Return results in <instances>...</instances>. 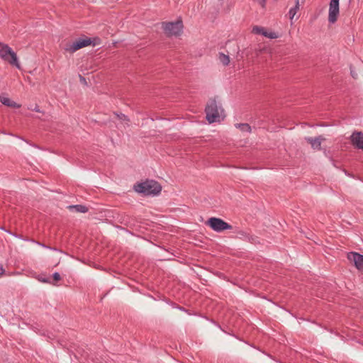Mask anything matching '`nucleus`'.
Returning <instances> with one entry per match:
<instances>
[{"label":"nucleus","mask_w":363,"mask_h":363,"mask_svg":"<svg viewBox=\"0 0 363 363\" xmlns=\"http://www.w3.org/2000/svg\"><path fill=\"white\" fill-rule=\"evenodd\" d=\"M0 101L4 105L8 107L20 108L21 106V105L18 104L15 101H11L9 98L4 96H0Z\"/></svg>","instance_id":"9b49d317"},{"label":"nucleus","mask_w":363,"mask_h":363,"mask_svg":"<svg viewBox=\"0 0 363 363\" xmlns=\"http://www.w3.org/2000/svg\"><path fill=\"white\" fill-rule=\"evenodd\" d=\"M116 114L120 120H121L123 121H125L127 123L129 121L128 116L124 115L123 113H120V114L116 113Z\"/></svg>","instance_id":"6ab92c4d"},{"label":"nucleus","mask_w":363,"mask_h":363,"mask_svg":"<svg viewBox=\"0 0 363 363\" xmlns=\"http://www.w3.org/2000/svg\"><path fill=\"white\" fill-rule=\"evenodd\" d=\"M79 77H80V81H81L82 82H84V83H85V84L86 83V79H85V78H84V77H82L81 75H79Z\"/></svg>","instance_id":"a878e982"},{"label":"nucleus","mask_w":363,"mask_h":363,"mask_svg":"<svg viewBox=\"0 0 363 363\" xmlns=\"http://www.w3.org/2000/svg\"><path fill=\"white\" fill-rule=\"evenodd\" d=\"M13 235H14L15 237L18 238H20V239H21V240H28L27 239L23 238V236H22V235H14V234H13Z\"/></svg>","instance_id":"b1692460"},{"label":"nucleus","mask_w":363,"mask_h":363,"mask_svg":"<svg viewBox=\"0 0 363 363\" xmlns=\"http://www.w3.org/2000/svg\"><path fill=\"white\" fill-rule=\"evenodd\" d=\"M219 60L225 66L228 65L230 63V57L228 55H225L222 52L219 53Z\"/></svg>","instance_id":"4468645a"},{"label":"nucleus","mask_w":363,"mask_h":363,"mask_svg":"<svg viewBox=\"0 0 363 363\" xmlns=\"http://www.w3.org/2000/svg\"><path fill=\"white\" fill-rule=\"evenodd\" d=\"M263 36L267 37L269 39H276L279 37V35L273 31H268L266 30L264 33H263Z\"/></svg>","instance_id":"dca6fc26"},{"label":"nucleus","mask_w":363,"mask_h":363,"mask_svg":"<svg viewBox=\"0 0 363 363\" xmlns=\"http://www.w3.org/2000/svg\"><path fill=\"white\" fill-rule=\"evenodd\" d=\"M92 41L90 38H79L72 43H67L64 49L67 52L73 53L82 48L90 45Z\"/></svg>","instance_id":"423d86ee"},{"label":"nucleus","mask_w":363,"mask_h":363,"mask_svg":"<svg viewBox=\"0 0 363 363\" xmlns=\"http://www.w3.org/2000/svg\"><path fill=\"white\" fill-rule=\"evenodd\" d=\"M206 225L209 226L213 230L220 233L225 230H231L232 225L224 221L223 219L211 217L206 222Z\"/></svg>","instance_id":"39448f33"},{"label":"nucleus","mask_w":363,"mask_h":363,"mask_svg":"<svg viewBox=\"0 0 363 363\" xmlns=\"http://www.w3.org/2000/svg\"><path fill=\"white\" fill-rule=\"evenodd\" d=\"M0 58L18 69L21 67L16 53L8 45L2 43H0Z\"/></svg>","instance_id":"7ed1b4c3"},{"label":"nucleus","mask_w":363,"mask_h":363,"mask_svg":"<svg viewBox=\"0 0 363 363\" xmlns=\"http://www.w3.org/2000/svg\"><path fill=\"white\" fill-rule=\"evenodd\" d=\"M5 272V269L3 268V267H0V275L4 274Z\"/></svg>","instance_id":"393cba45"},{"label":"nucleus","mask_w":363,"mask_h":363,"mask_svg":"<svg viewBox=\"0 0 363 363\" xmlns=\"http://www.w3.org/2000/svg\"><path fill=\"white\" fill-rule=\"evenodd\" d=\"M43 282H48V281L46 279H43Z\"/></svg>","instance_id":"cd10ccee"},{"label":"nucleus","mask_w":363,"mask_h":363,"mask_svg":"<svg viewBox=\"0 0 363 363\" xmlns=\"http://www.w3.org/2000/svg\"><path fill=\"white\" fill-rule=\"evenodd\" d=\"M238 235L240 236V237H243V238H248V235H247V233L244 231H240L238 233Z\"/></svg>","instance_id":"412c9836"},{"label":"nucleus","mask_w":363,"mask_h":363,"mask_svg":"<svg viewBox=\"0 0 363 363\" xmlns=\"http://www.w3.org/2000/svg\"><path fill=\"white\" fill-rule=\"evenodd\" d=\"M348 260L359 270L363 272V255L355 252L347 254Z\"/></svg>","instance_id":"6e6552de"},{"label":"nucleus","mask_w":363,"mask_h":363,"mask_svg":"<svg viewBox=\"0 0 363 363\" xmlns=\"http://www.w3.org/2000/svg\"><path fill=\"white\" fill-rule=\"evenodd\" d=\"M206 120L209 123L220 122L225 118L224 110L216 99L211 100L206 109Z\"/></svg>","instance_id":"f257e3e1"},{"label":"nucleus","mask_w":363,"mask_h":363,"mask_svg":"<svg viewBox=\"0 0 363 363\" xmlns=\"http://www.w3.org/2000/svg\"><path fill=\"white\" fill-rule=\"evenodd\" d=\"M351 75L354 79H356L357 77V74L352 69H351Z\"/></svg>","instance_id":"4be33fe9"},{"label":"nucleus","mask_w":363,"mask_h":363,"mask_svg":"<svg viewBox=\"0 0 363 363\" xmlns=\"http://www.w3.org/2000/svg\"><path fill=\"white\" fill-rule=\"evenodd\" d=\"M265 4V0H262V6H264Z\"/></svg>","instance_id":"bb28decb"},{"label":"nucleus","mask_w":363,"mask_h":363,"mask_svg":"<svg viewBox=\"0 0 363 363\" xmlns=\"http://www.w3.org/2000/svg\"><path fill=\"white\" fill-rule=\"evenodd\" d=\"M33 110L35 112H40V108L38 105H36Z\"/></svg>","instance_id":"5701e85b"},{"label":"nucleus","mask_w":363,"mask_h":363,"mask_svg":"<svg viewBox=\"0 0 363 363\" xmlns=\"http://www.w3.org/2000/svg\"><path fill=\"white\" fill-rule=\"evenodd\" d=\"M339 1L340 0H330L329 4L328 21L330 23L336 22L339 16Z\"/></svg>","instance_id":"0eeeda50"},{"label":"nucleus","mask_w":363,"mask_h":363,"mask_svg":"<svg viewBox=\"0 0 363 363\" xmlns=\"http://www.w3.org/2000/svg\"><path fill=\"white\" fill-rule=\"evenodd\" d=\"M54 280L59 281L61 279L60 274L58 272H55L52 275Z\"/></svg>","instance_id":"aec40b11"},{"label":"nucleus","mask_w":363,"mask_h":363,"mask_svg":"<svg viewBox=\"0 0 363 363\" xmlns=\"http://www.w3.org/2000/svg\"><path fill=\"white\" fill-rule=\"evenodd\" d=\"M71 209H74L75 211L79 213H86L88 211V208L86 206L77 204L69 206Z\"/></svg>","instance_id":"f8f14e48"},{"label":"nucleus","mask_w":363,"mask_h":363,"mask_svg":"<svg viewBox=\"0 0 363 363\" xmlns=\"http://www.w3.org/2000/svg\"><path fill=\"white\" fill-rule=\"evenodd\" d=\"M305 140L311 145V147L315 150H321V143L325 140V138L323 135H319L315 138L306 137Z\"/></svg>","instance_id":"1a4fd4ad"},{"label":"nucleus","mask_w":363,"mask_h":363,"mask_svg":"<svg viewBox=\"0 0 363 363\" xmlns=\"http://www.w3.org/2000/svg\"><path fill=\"white\" fill-rule=\"evenodd\" d=\"M352 144L358 149L363 150V133L354 132L350 136Z\"/></svg>","instance_id":"9d476101"},{"label":"nucleus","mask_w":363,"mask_h":363,"mask_svg":"<svg viewBox=\"0 0 363 363\" xmlns=\"http://www.w3.org/2000/svg\"><path fill=\"white\" fill-rule=\"evenodd\" d=\"M235 126L237 128H239L242 132H247L250 133L251 132V127L247 123H236Z\"/></svg>","instance_id":"ddd939ff"},{"label":"nucleus","mask_w":363,"mask_h":363,"mask_svg":"<svg viewBox=\"0 0 363 363\" xmlns=\"http://www.w3.org/2000/svg\"><path fill=\"white\" fill-rule=\"evenodd\" d=\"M162 28L167 36H179L183 31V23L180 19L174 22H162Z\"/></svg>","instance_id":"20e7f679"},{"label":"nucleus","mask_w":363,"mask_h":363,"mask_svg":"<svg viewBox=\"0 0 363 363\" xmlns=\"http://www.w3.org/2000/svg\"><path fill=\"white\" fill-rule=\"evenodd\" d=\"M36 244L44 247V248L49 249L52 251H58V250L57 248L48 246L43 243L40 242H36Z\"/></svg>","instance_id":"a211bd4d"},{"label":"nucleus","mask_w":363,"mask_h":363,"mask_svg":"<svg viewBox=\"0 0 363 363\" xmlns=\"http://www.w3.org/2000/svg\"><path fill=\"white\" fill-rule=\"evenodd\" d=\"M252 31L253 33L263 35V33L266 31V29L263 27L255 26L252 28Z\"/></svg>","instance_id":"f3484780"},{"label":"nucleus","mask_w":363,"mask_h":363,"mask_svg":"<svg viewBox=\"0 0 363 363\" xmlns=\"http://www.w3.org/2000/svg\"><path fill=\"white\" fill-rule=\"evenodd\" d=\"M299 9V2L298 0L296 1V4L294 7L291 8L289 11V16L291 19H293L297 11Z\"/></svg>","instance_id":"2eb2a0df"},{"label":"nucleus","mask_w":363,"mask_h":363,"mask_svg":"<svg viewBox=\"0 0 363 363\" xmlns=\"http://www.w3.org/2000/svg\"><path fill=\"white\" fill-rule=\"evenodd\" d=\"M136 192L143 194L145 196H155L160 193L161 185L155 180H147L134 186Z\"/></svg>","instance_id":"f03ea898"}]
</instances>
